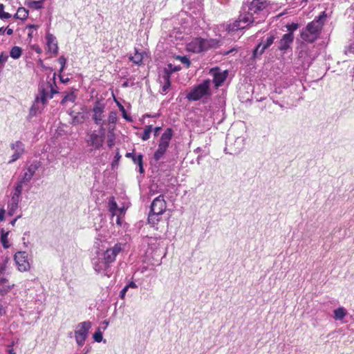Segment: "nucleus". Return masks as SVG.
<instances>
[{
	"label": "nucleus",
	"mask_w": 354,
	"mask_h": 354,
	"mask_svg": "<svg viewBox=\"0 0 354 354\" xmlns=\"http://www.w3.org/2000/svg\"><path fill=\"white\" fill-rule=\"evenodd\" d=\"M125 156L127 158H131L133 162L135 163V164H138V162L136 161V159L138 158V155H135L133 152H128L126 153Z\"/></svg>",
	"instance_id": "obj_45"
},
{
	"label": "nucleus",
	"mask_w": 354,
	"mask_h": 354,
	"mask_svg": "<svg viewBox=\"0 0 354 354\" xmlns=\"http://www.w3.org/2000/svg\"><path fill=\"white\" fill-rule=\"evenodd\" d=\"M113 130L114 128H113L112 129H109L108 133L107 145L109 148L113 147V146L115 145V137Z\"/></svg>",
	"instance_id": "obj_27"
},
{
	"label": "nucleus",
	"mask_w": 354,
	"mask_h": 354,
	"mask_svg": "<svg viewBox=\"0 0 354 354\" xmlns=\"http://www.w3.org/2000/svg\"><path fill=\"white\" fill-rule=\"evenodd\" d=\"M220 46V41L217 39H205L197 37L187 44V50L194 53H203Z\"/></svg>",
	"instance_id": "obj_3"
},
{
	"label": "nucleus",
	"mask_w": 354,
	"mask_h": 354,
	"mask_svg": "<svg viewBox=\"0 0 354 354\" xmlns=\"http://www.w3.org/2000/svg\"><path fill=\"white\" fill-rule=\"evenodd\" d=\"M176 59L179 60L185 66L188 68L191 66V61L187 56H177Z\"/></svg>",
	"instance_id": "obj_33"
},
{
	"label": "nucleus",
	"mask_w": 354,
	"mask_h": 354,
	"mask_svg": "<svg viewBox=\"0 0 354 354\" xmlns=\"http://www.w3.org/2000/svg\"><path fill=\"white\" fill-rule=\"evenodd\" d=\"M9 353H10V354H16V353L14 352L13 349H10V350H9Z\"/></svg>",
	"instance_id": "obj_60"
},
{
	"label": "nucleus",
	"mask_w": 354,
	"mask_h": 354,
	"mask_svg": "<svg viewBox=\"0 0 354 354\" xmlns=\"http://www.w3.org/2000/svg\"><path fill=\"white\" fill-rule=\"evenodd\" d=\"M119 211H120V214H122L123 213V212H124V209L121 208V209H119Z\"/></svg>",
	"instance_id": "obj_63"
},
{
	"label": "nucleus",
	"mask_w": 354,
	"mask_h": 354,
	"mask_svg": "<svg viewBox=\"0 0 354 354\" xmlns=\"http://www.w3.org/2000/svg\"><path fill=\"white\" fill-rule=\"evenodd\" d=\"M129 59L137 65H140L142 63L143 56L141 53H138L137 50L133 56L129 57Z\"/></svg>",
	"instance_id": "obj_24"
},
{
	"label": "nucleus",
	"mask_w": 354,
	"mask_h": 354,
	"mask_svg": "<svg viewBox=\"0 0 354 354\" xmlns=\"http://www.w3.org/2000/svg\"><path fill=\"white\" fill-rule=\"evenodd\" d=\"M213 73V82L216 88L221 86L227 77V72H221L218 68L212 70Z\"/></svg>",
	"instance_id": "obj_16"
},
{
	"label": "nucleus",
	"mask_w": 354,
	"mask_h": 354,
	"mask_svg": "<svg viewBox=\"0 0 354 354\" xmlns=\"http://www.w3.org/2000/svg\"><path fill=\"white\" fill-rule=\"evenodd\" d=\"M136 161L138 162V165L139 166V171L140 174L144 173L145 170L143 168V156L142 154H138V158L136 159Z\"/></svg>",
	"instance_id": "obj_38"
},
{
	"label": "nucleus",
	"mask_w": 354,
	"mask_h": 354,
	"mask_svg": "<svg viewBox=\"0 0 354 354\" xmlns=\"http://www.w3.org/2000/svg\"><path fill=\"white\" fill-rule=\"evenodd\" d=\"M58 62H59V63L61 65V68H60L59 72L62 73L64 70L65 65H66V59L64 56H61L59 58Z\"/></svg>",
	"instance_id": "obj_41"
},
{
	"label": "nucleus",
	"mask_w": 354,
	"mask_h": 354,
	"mask_svg": "<svg viewBox=\"0 0 354 354\" xmlns=\"http://www.w3.org/2000/svg\"><path fill=\"white\" fill-rule=\"evenodd\" d=\"M39 91L40 97H36V101L38 102L40 100L42 104H46L50 95V90L47 88V82L46 84H41L39 86Z\"/></svg>",
	"instance_id": "obj_18"
},
{
	"label": "nucleus",
	"mask_w": 354,
	"mask_h": 354,
	"mask_svg": "<svg viewBox=\"0 0 354 354\" xmlns=\"http://www.w3.org/2000/svg\"><path fill=\"white\" fill-rule=\"evenodd\" d=\"M10 148L12 150L15 151V153L12 155L11 159L8 161L9 164L19 159L25 152L24 144L19 140L11 143Z\"/></svg>",
	"instance_id": "obj_13"
},
{
	"label": "nucleus",
	"mask_w": 354,
	"mask_h": 354,
	"mask_svg": "<svg viewBox=\"0 0 354 354\" xmlns=\"http://www.w3.org/2000/svg\"><path fill=\"white\" fill-rule=\"evenodd\" d=\"M60 80H61V82H63V83H66V82L69 80V79H68V78L63 79V78H62V76H60Z\"/></svg>",
	"instance_id": "obj_59"
},
{
	"label": "nucleus",
	"mask_w": 354,
	"mask_h": 354,
	"mask_svg": "<svg viewBox=\"0 0 354 354\" xmlns=\"http://www.w3.org/2000/svg\"><path fill=\"white\" fill-rule=\"evenodd\" d=\"M326 17L324 11L303 28L300 32L301 39L308 44L315 42L319 37Z\"/></svg>",
	"instance_id": "obj_2"
},
{
	"label": "nucleus",
	"mask_w": 354,
	"mask_h": 354,
	"mask_svg": "<svg viewBox=\"0 0 354 354\" xmlns=\"http://www.w3.org/2000/svg\"><path fill=\"white\" fill-rule=\"evenodd\" d=\"M85 118L84 114L78 113L77 115L73 116L72 124L74 125L82 124L84 122Z\"/></svg>",
	"instance_id": "obj_25"
},
{
	"label": "nucleus",
	"mask_w": 354,
	"mask_h": 354,
	"mask_svg": "<svg viewBox=\"0 0 354 354\" xmlns=\"http://www.w3.org/2000/svg\"><path fill=\"white\" fill-rule=\"evenodd\" d=\"M27 5L28 7L34 9H40L42 8V1H30L28 2Z\"/></svg>",
	"instance_id": "obj_34"
},
{
	"label": "nucleus",
	"mask_w": 354,
	"mask_h": 354,
	"mask_svg": "<svg viewBox=\"0 0 354 354\" xmlns=\"http://www.w3.org/2000/svg\"><path fill=\"white\" fill-rule=\"evenodd\" d=\"M18 204L19 203L11 201L8 205V214L10 216H12L14 214L16 209L18 208Z\"/></svg>",
	"instance_id": "obj_35"
},
{
	"label": "nucleus",
	"mask_w": 354,
	"mask_h": 354,
	"mask_svg": "<svg viewBox=\"0 0 354 354\" xmlns=\"http://www.w3.org/2000/svg\"><path fill=\"white\" fill-rule=\"evenodd\" d=\"M169 67L170 68V70H171V71H169L170 73L171 72L178 71H180L181 69L180 66H174V68H172V65L171 64H169Z\"/></svg>",
	"instance_id": "obj_51"
},
{
	"label": "nucleus",
	"mask_w": 354,
	"mask_h": 354,
	"mask_svg": "<svg viewBox=\"0 0 354 354\" xmlns=\"http://www.w3.org/2000/svg\"><path fill=\"white\" fill-rule=\"evenodd\" d=\"M166 208L167 203L164 196L160 195L153 201L151 205V212L156 214L162 215L165 212Z\"/></svg>",
	"instance_id": "obj_12"
},
{
	"label": "nucleus",
	"mask_w": 354,
	"mask_h": 354,
	"mask_svg": "<svg viewBox=\"0 0 354 354\" xmlns=\"http://www.w3.org/2000/svg\"><path fill=\"white\" fill-rule=\"evenodd\" d=\"M294 40V34H284L278 42V49L282 51L288 50Z\"/></svg>",
	"instance_id": "obj_15"
},
{
	"label": "nucleus",
	"mask_w": 354,
	"mask_h": 354,
	"mask_svg": "<svg viewBox=\"0 0 354 354\" xmlns=\"http://www.w3.org/2000/svg\"><path fill=\"white\" fill-rule=\"evenodd\" d=\"M299 25L297 23H292L288 24L286 26V28H287L288 32V33H292L293 34L294 31L296 30L299 28Z\"/></svg>",
	"instance_id": "obj_37"
},
{
	"label": "nucleus",
	"mask_w": 354,
	"mask_h": 354,
	"mask_svg": "<svg viewBox=\"0 0 354 354\" xmlns=\"http://www.w3.org/2000/svg\"><path fill=\"white\" fill-rule=\"evenodd\" d=\"M19 271L27 272L30 269V264L28 260V253L25 251H19L14 257Z\"/></svg>",
	"instance_id": "obj_9"
},
{
	"label": "nucleus",
	"mask_w": 354,
	"mask_h": 354,
	"mask_svg": "<svg viewBox=\"0 0 354 354\" xmlns=\"http://www.w3.org/2000/svg\"><path fill=\"white\" fill-rule=\"evenodd\" d=\"M152 131V125H147L144 129V132L141 136L142 140L145 141L149 139L151 133Z\"/></svg>",
	"instance_id": "obj_31"
},
{
	"label": "nucleus",
	"mask_w": 354,
	"mask_h": 354,
	"mask_svg": "<svg viewBox=\"0 0 354 354\" xmlns=\"http://www.w3.org/2000/svg\"><path fill=\"white\" fill-rule=\"evenodd\" d=\"M4 32L6 31V34L8 35H11L13 34V30L12 28H7L5 30H3Z\"/></svg>",
	"instance_id": "obj_56"
},
{
	"label": "nucleus",
	"mask_w": 354,
	"mask_h": 354,
	"mask_svg": "<svg viewBox=\"0 0 354 354\" xmlns=\"http://www.w3.org/2000/svg\"><path fill=\"white\" fill-rule=\"evenodd\" d=\"M116 223H117L118 225H122V222H121V220H120V216H118L117 220H116Z\"/></svg>",
	"instance_id": "obj_58"
},
{
	"label": "nucleus",
	"mask_w": 354,
	"mask_h": 354,
	"mask_svg": "<svg viewBox=\"0 0 354 354\" xmlns=\"http://www.w3.org/2000/svg\"><path fill=\"white\" fill-rule=\"evenodd\" d=\"M76 99V96L74 92L67 93L61 101V104H64L67 102H74Z\"/></svg>",
	"instance_id": "obj_29"
},
{
	"label": "nucleus",
	"mask_w": 354,
	"mask_h": 354,
	"mask_svg": "<svg viewBox=\"0 0 354 354\" xmlns=\"http://www.w3.org/2000/svg\"><path fill=\"white\" fill-rule=\"evenodd\" d=\"M128 290L129 288H136L138 286L136 283L133 281H130L127 286H124Z\"/></svg>",
	"instance_id": "obj_47"
},
{
	"label": "nucleus",
	"mask_w": 354,
	"mask_h": 354,
	"mask_svg": "<svg viewBox=\"0 0 354 354\" xmlns=\"http://www.w3.org/2000/svg\"><path fill=\"white\" fill-rule=\"evenodd\" d=\"M127 288L124 287L123 289L120 291V297L122 299H124L125 297L126 292H127Z\"/></svg>",
	"instance_id": "obj_49"
},
{
	"label": "nucleus",
	"mask_w": 354,
	"mask_h": 354,
	"mask_svg": "<svg viewBox=\"0 0 354 354\" xmlns=\"http://www.w3.org/2000/svg\"><path fill=\"white\" fill-rule=\"evenodd\" d=\"M122 113H123L124 118H125L127 120L130 121L131 118L127 116V113H126V111H125V110H124L123 106H122Z\"/></svg>",
	"instance_id": "obj_53"
},
{
	"label": "nucleus",
	"mask_w": 354,
	"mask_h": 354,
	"mask_svg": "<svg viewBox=\"0 0 354 354\" xmlns=\"http://www.w3.org/2000/svg\"><path fill=\"white\" fill-rule=\"evenodd\" d=\"M120 158L121 156L120 155L119 152H117L114 158V162H118L120 159Z\"/></svg>",
	"instance_id": "obj_57"
},
{
	"label": "nucleus",
	"mask_w": 354,
	"mask_h": 354,
	"mask_svg": "<svg viewBox=\"0 0 354 354\" xmlns=\"http://www.w3.org/2000/svg\"><path fill=\"white\" fill-rule=\"evenodd\" d=\"M248 17V14L241 10L238 20L228 26L229 31H236L246 28L250 24H255L254 21H246L243 18Z\"/></svg>",
	"instance_id": "obj_11"
},
{
	"label": "nucleus",
	"mask_w": 354,
	"mask_h": 354,
	"mask_svg": "<svg viewBox=\"0 0 354 354\" xmlns=\"http://www.w3.org/2000/svg\"><path fill=\"white\" fill-rule=\"evenodd\" d=\"M8 232L4 233L3 230H2L1 241V243L4 248H8L10 247V244L8 243Z\"/></svg>",
	"instance_id": "obj_32"
},
{
	"label": "nucleus",
	"mask_w": 354,
	"mask_h": 354,
	"mask_svg": "<svg viewBox=\"0 0 354 354\" xmlns=\"http://www.w3.org/2000/svg\"><path fill=\"white\" fill-rule=\"evenodd\" d=\"M8 282V280L4 277V275H0V285H3Z\"/></svg>",
	"instance_id": "obj_50"
},
{
	"label": "nucleus",
	"mask_w": 354,
	"mask_h": 354,
	"mask_svg": "<svg viewBox=\"0 0 354 354\" xmlns=\"http://www.w3.org/2000/svg\"><path fill=\"white\" fill-rule=\"evenodd\" d=\"M6 314V310L4 307L0 304V315H3Z\"/></svg>",
	"instance_id": "obj_55"
},
{
	"label": "nucleus",
	"mask_w": 354,
	"mask_h": 354,
	"mask_svg": "<svg viewBox=\"0 0 354 354\" xmlns=\"http://www.w3.org/2000/svg\"><path fill=\"white\" fill-rule=\"evenodd\" d=\"M11 17V15L8 12H4V6L0 3V19H8Z\"/></svg>",
	"instance_id": "obj_36"
},
{
	"label": "nucleus",
	"mask_w": 354,
	"mask_h": 354,
	"mask_svg": "<svg viewBox=\"0 0 354 354\" xmlns=\"http://www.w3.org/2000/svg\"><path fill=\"white\" fill-rule=\"evenodd\" d=\"M22 53V50L19 46H14L11 48L10 52V57L13 59H18L20 57Z\"/></svg>",
	"instance_id": "obj_28"
},
{
	"label": "nucleus",
	"mask_w": 354,
	"mask_h": 354,
	"mask_svg": "<svg viewBox=\"0 0 354 354\" xmlns=\"http://www.w3.org/2000/svg\"><path fill=\"white\" fill-rule=\"evenodd\" d=\"M231 52H232V50H230V51H227L225 54V55H228L229 53H230Z\"/></svg>",
	"instance_id": "obj_64"
},
{
	"label": "nucleus",
	"mask_w": 354,
	"mask_h": 354,
	"mask_svg": "<svg viewBox=\"0 0 354 354\" xmlns=\"http://www.w3.org/2000/svg\"><path fill=\"white\" fill-rule=\"evenodd\" d=\"M20 196L21 195H17V194L14 193L13 196H12L11 201L19 203Z\"/></svg>",
	"instance_id": "obj_48"
},
{
	"label": "nucleus",
	"mask_w": 354,
	"mask_h": 354,
	"mask_svg": "<svg viewBox=\"0 0 354 354\" xmlns=\"http://www.w3.org/2000/svg\"><path fill=\"white\" fill-rule=\"evenodd\" d=\"M109 123L115 124L117 121V113L115 111H111L109 115Z\"/></svg>",
	"instance_id": "obj_40"
},
{
	"label": "nucleus",
	"mask_w": 354,
	"mask_h": 354,
	"mask_svg": "<svg viewBox=\"0 0 354 354\" xmlns=\"http://www.w3.org/2000/svg\"><path fill=\"white\" fill-rule=\"evenodd\" d=\"M8 260L5 259L0 263V275H4L7 270Z\"/></svg>",
	"instance_id": "obj_39"
},
{
	"label": "nucleus",
	"mask_w": 354,
	"mask_h": 354,
	"mask_svg": "<svg viewBox=\"0 0 354 354\" xmlns=\"http://www.w3.org/2000/svg\"><path fill=\"white\" fill-rule=\"evenodd\" d=\"M162 127H156L154 128V136H157L158 134V132L161 130Z\"/></svg>",
	"instance_id": "obj_54"
},
{
	"label": "nucleus",
	"mask_w": 354,
	"mask_h": 354,
	"mask_svg": "<svg viewBox=\"0 0 354 354\" xmlns=\"http://www.w3.org/2000/svg\"><path fill=\"white\" fill-rule=\"evenodd\" d=\"M91 327V323L89 321L81 322L77 325V330L75 331V337L79 346H82L84 344Z\"/></svg>",
	"instance_id": "obj_7"
},
{
	"label": "nucleus",
	"mask_w": 354,
	"mask_h": 354,
	"mask_svg": "<svg viewBox=\"0 0 354 354\" xmlns=\"http://www.w3.org/2000/svg\"><path fill=\"white\" fill-rule=\"evenodd\" d=\"M105 140V129L101 125L99 131H89L86 133V142L92 150L100 149L104 145Z\"/></svg>",
	"instance_id": "obj_4"
},
{
	"label": "nucleus",
	"mask_w": 354,
	"mask_h": 354,
	"mask_svg": "<svg viewBox=\"0 0 354 354\" xmlns=\"http://www.w3.org/2000/svg\"><path fill=\"white\" fill-rule=\"evenodd\" d=\"M270 6L268 0H248L242 6V10L248 14V17L243 19L246 21H254L255 24L264 21Z\"/></svg>",
	"instance_id": "obj_1"
},
{
	"label": "nucleus",
	"mask_w": 354,
	"mask_h": 354,
	"mask_svg": "<svg viewBox=\"0 0 354 354\" xmlns=\"http://www.w3.org/2000/svg\"><path fill=\"white\" fill-rule=\"evenodd\" d=\"M146 117H148V118H150V117H156V115H149V114H147L145 115Z\"/></svg>",
	"instance_id": "obj_62"
},
{
	"label": "nucleus",
	"mask_w": 354,
	"mask_h": 354,
	"mask_svg": "<svg viewBox=\"0 0 354 354\" xmlns=\"http://www.w3.org/2000/svg\"><path fill=\"white\" fill-rule=\"evenodd\" d=\"M159 214H156L151 212H150L149 216H148V222L149 223L151 224L152 225H155L158 224V223L160 221L159 218Z\"/></svg>",
	"instance_id": "obj_30"
},
{
	"label": "nucleus",
	"mask_w": 354,
	"mask_h": 354,
	"mask_svg": "<svg viewBox=\"0 0 354 354\" xmlns=\"http://www.w3.org/2000/svg\"><path fill=\"white\" fill-rule=\"evenodd\" d=\"M109 211L111 212L112 216H115L116 214L115 212L118 209V205L115 201L114 196H111L109 199Z\"/></svg>",
	"instance_id": "obj_26"
},
{
	"label": "nucleus",
	"mask_w": 354,
	"mask_h": 354,
	"mask_svg": "<svg viewBox=\"0 0 354 354\" xmlns=\"http://www.w3.org/2000/svg\"><path fill=\"white\" fill-rule=\"evenodd\" d=\"M3 27L0 28V33H2V34L4 33V31H3Z\"/></svg>",
	"instance_id": "obj_61"
},
{
	"label": "nucleus",
	"mask_w": 354,
	"mask_h": 354,
	"mask_svg": "<svg viewBox=\"0 0 354 354\" xmlns=\"http://www.w3.org/2000/svg\"><path fill=\"white\" fill-rule=\"evenodd\" d=\"M210 95V80H205L202 83L192 88L186 97L189 101H198L203 97Z\"/></svg>",
	"instance_id": "obj_5"
},
{
	"label": "nucleus",
	"mask_w": 354,
	"mask_h": 354,
	"mask_svg": "<svg viewBox=\"0 0 354 354\" xmlns=\"http://www.w3.org/2000/svg\"><path fill=\"white\" fill-rule=\"evenodd\" d=\"M93 338L95 342H100L102 340V334L100 331L95 332L93 334Z\"/></svg>",
	"instance_id": "obj_44"
},
{
	"label": "nucleus",
	"mask_w": 354,
	"mask_h": 354,
	"mask_svg": "<svg viewBox=\"0 0 354 354\" xmlns=\"http://www.w3.org/2000/svg\"><path fill=\"white\" fill-rule=\"evenodd\" d=\"M48 51L54 55L58 53V46L55 37L50 33H47L46 36Z\"/></svg>",
	"instance_id": "obj_17"
},
{
	"label": "nucleus",
	"mask_w": 354,
	"mask_h": 354,
	"mask_svg": "<svg viewBox=\"0 0 354 354\" xmlns=\"http://www.w3.org/2000/svg\"><path fill=\"white\" fill-rule=\"evenodd\" d=\"M28 16V10L23 7L19 8L16 14L15 15V17L16 19H19L21 20H25L26 19H27Z\"/></svg>",
	"instance_id": "obj_22"
},
{
	"label": "nucleus",
	"mask_w": 354,
	"mask_h": 354,
	"mask_svg": "<svg viewBox=\"0 0 354 354\" xmlns=\"http://www.w3.org/2000/svg\"><path fill=\"white\" fill-rule=\"evenodd\" d=\"M23 180L20 182H19L16 187H15V194H17V195H21V192H22V183H23Z\"/></svg>",
	"instance_id": "obj_43"
},
{
	"label": "nucleus",
	"mask_w": 354,
	"mask_h": 354,
	"mask_svg": "<svg viewBox=\"0 0 354 354\" xmlns=\"http://www.w3.org/2000/svg\"><path fill=\"white\" fill-rule=\"evenodd\" d=\"M5 219V210L0 209V221H3Z\"/></svg>",
	"instance_id": "obj_52"
},
{
	"label": "nucleus",
	"mask_w": 354,
	"mask_h": 354,
	"mask_svg": "<svg viewBox=\"0 0 354 354\" xmlns=\"http://www.w3.org/2000/svg\"><path fill=\"white\" fill-rule=\"evenodd\" d=\"M172 136L173 130L171 128H167L162 134L158 149L153 155V158L155 160L158 161L163 157L169 146V142L172 138Z\"/></svg>",
	"instance_id": "obj_6"
},
{
	"label": "nucleus",
	"mask_w": 354,
	"mask_h": 354,
	"mask_svg": "<svg viewBox=\"0 0 354 354\" xmlns=\"http://www.w3.org/2000/svg\"><path fill=\"white\" fill-rule=\"evenodd\" d=\"M274 39L275 37L274 35H270L264 42L261 41L259 43L253 50V57H257L258 55H262L265 50L273 44Z\"/></svg>",
	"instance_id": "obj_14"
},
{
	"label": "nucleus",
	"mask_w": 354,
	"mask_h": 354,
	"mask_svg": "<svg viewBox=\"0 0 354 354\" xmlns=\"http://www.w3.org/2000/svg\"><path fill=\"white\" fill-rule=\"evenodd\" d=\"M346 315V310L343 307H339L334 310V318L336 320H342Z\"/></svg>",
	"instance_id": "obj_23"
},
{
	"label": "nucleus",
	"mask_w": 354,
	"mask_h": 354,
	"mask_svg": "<svg viewBox=\"0 0 354 354\" xmlns=\"http://www.w3.org/2000/svg\"><path fill=\"white\" fill-rule=\"evenodd\" d=\"M105 105L100 101H96L92 109V119L97 125H102L104 124V112Z\"/></svg>",
	"instance_id": "obj_10"
},
{
	"label": "nucleus",
	"mask_w": 354,
	"mask_h": 354,
	"mask_svg": "<svg viewBox=\"0 0 354 354\" xmlns=\"http://www.w3.org/2000/svg\"><path fill=\"white\" fill-rule=\"evenodd\" d=\"M122 244L118 243L113 248H108L104 253V263L106 268L115 261L117 255L122 251Z\"/></svg>",
	"instance_id": "obj_8"
},
{
	"label": "nucleus",
	"mask_w": 354,
	"mask_h": 354,
	"mask_svg": "<svg viewBox=\"0 0 354 354\" xmlns=\"http://www.w3.org/2000/svg\"><path fill=\"white\" fill-rule=\"evenodd\" d=\"M37 168H38V166L37 164H32L30 166H29L27 169V171L24 174V175L23 176V178H22L23 181H24V182L29 181L34 176Z\"/></svg>",
	"instance_id": "obj_20"
},
{
	"label": "nucleus",
	"mask_w": 354,
	"mask_h": 354,
	"mask_svg": "<svg viewBox=\"0 0 354 354\" xmlns=\"http://www.w3.org/2000/svg\"><path fill=\"white\" fill-rule=\"evenodd\" d=\"M55 76L56 74L54 73L53 78L47 82V88L50 90L49 99L53 98L55 94L59 93L56 85Z\"/></svg>",
	"instance_id": "obj_19"
},
{
	"label": "nucleus",
	"mask_w": 354,
	"mask_h": 354,
	"mask_svg": "<svg viewBox=\"0 0 354 354\" xmlns=\"http://www.w3.org/2000/svg\"><path fill=\"white\" fill-rule=\"evenodd\" d=\"M8 56L4 53L0 54V67L3 66L4 64L7 62Z\"/></svg>",
	"instance_id": "obj_42"
},
{
	"label": "nucleus",
	"mask_w": 354,
	"mask_h": 354,
	"mask_svg": "<svg viewBox=\"0 0 354 354\" xmlns=\"http://www.w3.org/2000/svg\"><path fill=\"white\" fill-rule=\"evenodd\" d=\"M162 78L164 80L165 84L162 87V93H166L171 86L170 73L169 72V70H165V75L162 76Z\"/></svg>",
	"instance_id": "obj_21"
},
{
	"label": "nucleus",
	"mask_w": 354,
	"mask_h": 354,
	"mask_svg": "<svg viewBox=\"0 0 354 354\" xmlns=\"http://www.w3.org/2000/svg\"><path fill=\"white\" fill-rule=\"evenodd\" d=\"M32 49L35 51L37 54H41L42 53V49L37 44H35L32 46Z\"/></svg>",
	"instance_id": "obj_46"
}]
</instances>
